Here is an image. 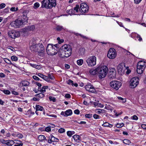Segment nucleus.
Here are the masks:
<instances>
[{
  "label": "nucleus",
  "instance_id": "nucleus-49",
  "mask_svg": "<svg viewBox=\"0 0 146 146\" xmlns=\"http://www.w3.org/2000/svg\"><path fill=\"white\" fill-rule=\"evenodd\" d=\"M85 116L86 118H90L92 116V114H87L85 115Z\"/></svg>",
  "mask_w": 146,
  "mask_h": 146
},
{
  "label": "nucleus",
  "instance_id": "nucleus-6",
  "mask_svg": "<svg viewBox=\"0 0 146 146\" xmlns=\"http://www.w3.org/2000/svg\"><path fill=\"white\" fill-rule=\"evenodd\" d=\"M96 58L94 56L89 57L86 60L88 66L90 67L94 66L96 64Z\"/></svg>",
  "mask_w": 146,
  "mask_h": 146
},
{
  "label": "nucleus",
  "instance_id": "nucleus-50",
  "mask_svg": "<svg viewBox=\"0 0 146 146\" xmlns=\"http://www.w3.org/2000/svg\"><path fill=\"white\" fill-rule=\"evenodd\" d=\"M48 77H49V78H50V79H51V80H54V76L52 74H49L48 75Z\"/></svg>",
  "mask_w": 146,
  "mask_h": 146
},
{
  "label": "nucleus",
  "instance_id": "nucleus-37",
  "mask_svg": "<svg viewBox=\"0 0 146 146\" xmlns=\"http://www.w3.org/2000/svg\"><path fill=\"white\" fill-rule=\"evenodd\" d=\"M4 61L7 63V64H12L13 65H14L15 66L14 64L13 63H12L11 61L9 60L7 58H5L4 59Z\"/></svg>",
  "mask_w": 146,
  "mask_h": 146
},
{
  "label": "nucleus",
  "instance_id": "nucleus-41",
  "mask_svg": "<svg viewBox=\"0 0 146 146\" xmlns=\"http://www.w3.org/2000/svg\"><path fill=\"white\" fill-rule=\"evenodd\" d=\"M49 99L50 101H52L53 102H55L56 101V98L54 97L50 96L49 97Z\"/></svg>",
  "mask_w": 146,
  "mask_h": 146
},
{
  "label": "nucleus",
  "instance_id": "nucleus-8",
  "mask_svg": "<svg viewBox=\"0 0 146 146\" xmlns=\"http://www.w3.org/2000/svg\"><path fill=\"white\" fill-rule=\"evenodd\" d=\"M89 7L86 3H82L81 4L79 11L83 14L87 13L89 11Z\"/></svg>",
  "mask_w": 146,
  "mask_h": 146
},
{
  "label": "nucleus",
  "instance_id": "nucleus-36",
  "mask_svg": "<svg viewBox=\"0 0 146 146\" xmlns=\"http://www.w3.org/2000/svg\"><path fill=\"white\" fill-rule=\"evenodd\" d=\"M123 142L124 144L126 145H129L131 143L130 141L127 139H125L123 140Z\"/></svg>",
  "mask_w": 146,
  "mask_h": 146
},
{
  "label": "nucleus",
  "instance_id": "nucleus-16",
  "mask_svg": "<svg viewBox=\"0 0 146 146\" xmlns=\"http://www.w3.org/2000/svg\"><path fill=\"white\" fill-rule=\"evenodd\" d=\"M59 139L54 137L52 135H51L49 137V139L48 140V142L49 143H51L52 142H58Z\"/></svg>",
  "mask_w": 146,
  "mask_h": 146
},
{
  "label": "nucleus",
  "instance_id": "nucleus-30",
  "mask_svg": "<svg viewBox=\"0 0 146 146\" xmlns=\"http://www.w3.org/2000/svg\"><path fill=\"white\" fill-rule=\"evenodd\" d=\"M67 12L69 14H70V15H75V11L72 9H71L70 10H68L67 11Z\"/></svg>",
  "mask_w": 146,
  "mask_h": 146
},
{
  "label": "nucleus",
  "instance_id": "nucleus-27",
  "mask_svg": "<svg viewBox=\"0 0 146 146\" xmlns=\"http://www.w3.org/2000/svg\"><path fill=\"white\" fill-rule=\"evenodd\" d=\"M102 125L104 127H113L112 125L111 124L107 122H106L105 123H103Z\"/></svg>",
  "mask_w": 146,
  "mask_h": 146
},
{
  "label": "nucleus",
  "instance_id": "nucleus-9",
  "mask_svg": "<svg viewBox=\"0 0 146 146\" xmlns=\"http://www.w3.org/2000/svg\"><path fill=\"white\" fill-rule=\"evenodd\" d=\"M111 86L116 90H118L121 85V83L116 80L112 81L110 83Z\"/></svg>",
  "mask_w": 146,
  "mask_h": 146
},
{
  "label": "nucleus",
  "instance_id": "nucleus-43",
  "mask_svg": "<svg viewBox=\"0 0 146 146\" xmlns=\"http://www.w3.org/2000/svg\"><path fill=\"white\" fill-rule=\"evenodd\" d=\"M18 10V7H12L10 9V10L12 11H15Z\"/></svg>",
  "mask_w": 146,
  "mask_h": 146
},
{
  "label": "nucleus",
  "instance_id": "nucleus-34",
  "mask_svg": "<svg viewBox=\"0 0 146 146\" xmlns=\"http://www.w3.org/2000/svg\"><path fill=\"white\" fill-rule=\"evenodd\" d=\"M80 7L79 5H76V7H74L73 9L74 11H76V12L77 13L78 11V9H80Z\"/></svg>",
  "mask_w": 146,
  "mask_h": 146
},
{
  "label": "nucleus",
  "instance_id": "nucleus-26",
  "mask_svg": "<svg viewBox=\"0 0 146 146\" xmlns=\"http://www.w3.org/2000/svg\"><path fill=\"white\" fill-rule=\"evenodd\" d=\"M36 111H42L43 109V108L38 105H36Z\"/></svg>",
  "mask_w": 146,
  "mask_h": 146
},
{
  "label": "nucleus",
  "instance_id": "nucleus-11",
  "mask_svg": "<svg viewBox=\"0 0 146 146\" xmlns=\"http://www.w3.org/2000/svg\"><path fill=\"white\" fill-rule=\"evenodd\" d=\"M139 79L137 77L132 78L130 80V86L131 88H134L137 85L139 82Z\"/></svg>",
  "mask_w": 146,
  "mask_h": 146
},
{
  "label": "nucleus",
  "instance_id": "nucleus-29",
  "mask_svg": "<svg viewBox=\"0 0 146 146\" xmlns=\"http://www.w3.org/2000/svg\"><path fill=\"white\" fill-rule=\"evenodd\" d=\"M22 83L23 86H27L30 84L29 82L27 81H23L22 82Z\"/></svg>",
  "mask_w": 146,
  "mask_h": 146
},
{
  "label": "nucleus",
  "instance_id": "nucleus-19",
  "mask_svg": "<svg viewBox=\"0 0 146 146\" xmlns=\"http://www.w3.org/2000/svg\"><path fill=\"white\" fill-rule=\"evenodd\" d=\"M98 67L95 69H91L89 71L90 73L92 75H95L98 73Z\"/></svg>",
  "mask_w": 146,
  "mask_h": 146
},
{
  "label": "nucleus",
  "instance_id": "nucleus-28",
  "mask_svg": "<svg viewBox=\"0 0 146 146\" xmlns=\"http://www.w3.org/2000/svg\"><path fill=\"white\" fill-rule=\"evenodd\" d=\"M48 87L47 86H43L42 89L40 90V92L42 93H44L46 91V89H48Z\"/></svg>",
  "mask_w": 146,
  "mask_h": 146
},
{
  "label": "nucleus",
  "instance_id": "nucleus-1",
  "mask_svg": "<svg viewBox=\"0 0 146 146\" xmlns=\"http://www.w3.org/2000/svg\"><path fill=\"white\" fill-rule=\"evenodd\" d=\"M72 48L69 44H64L60 48L59 55L60 58H64L69 57L72 53Z\"/></svg>",
  "mask_w": 146,
  "mask_h": 146
},
{
  "label": "nucleus",
  "instance_id": "nucleus-35",
  "mask_svg": "<svg viewBox=\"0 0 146 146\" xmlns=\"http://www.w3.org/2000/svg\"><path fill=\"white\" fill-rule=\"evenodd\" d=\"M97 111L96 112L97 113L99 114H100L101 113H102L105 112V110L104 109H99L96 110Z\"/></svg>",
  "mask_w": 146,
  "mask_h": 146
},
{
  "label": "nucleus",
  "instance_id": "nucleus-42",
  "mask_svg": "<svg viewBox=\"0 0 146 146\" xmlns=\"http://www.w3.org/2000/svg\"><path fill=\"white\" fill-rule=\"evenodd\" d=\"M117 98L119 100H122L123 103L125 102H126V99L123 98L121 97H118Z\"/></svg>",
  "mask_w": 146,
  "mask_h": 146
},
{
  "label": "nucleus",
  "instance_id": "nucleus-13",
  "mask_svg": "<svg viewBox=\"0 0 146 146\" xmlns=\"http://www.w3.org/2000/svg\"><path fill=\"white\" fill-rule=\"evenodd\" d=\"M8 33L9 36L13 38L18 37L20 35L19 32L14 31H10L8 32Z\"/></svg>",
  "mask_w": 146,
  "mask_h": 146
},
{
  "label": "nucleus",
  "instance_id": "nucleus-62",
  "mask_svg": "<svg viewBox=\"0 0 146 146\" xmlns=\"http://www.w3.org/2000/svg\"><path fill=\"white\" fill-rule=\"evenodd\" d=\"M53 46H54V47L57 50V49L59 48V44H56L54 45H53Z\"/></svg>",
  "mask_w": 146,
  "mask_h": 146
},
{
  "label": "nucleus",
  "instance_id": "nucleus-44",
  "mask_svg": "<svg viewBox=\"0 0 146 146\" xmlns=\"http://www.w3.org/2000/svg\"><path fill=\"white\" fill-rule=\"evenodd\" d=\"M58 132L60 133H62L65 131V130L63 128H61L58 130Z\"/></svg>",
  "mask_w": 146,
  "mask_h": 146
},
{
  "label": "nucleus",
  "instance_id": "nucleus-56",
  "mask_svg": "<svg viewBox=\"0 0 146 146\" xmlns=\"http://www.w3.org/2000/svg\"><path fill=\"white\" fill-rule=\"evenodd\" d=\"M51 129L49 126L46 127L45 129V131L47 132H49L50 131Z\"/></svg>",
  "mask_w": 146,
  "mask_h": 146
},
{
  "label": "nucleus",
  "instance_id": "nucleus-60",
  "mask_svg": "<svg viewBox=\"0 0 146 146\" xmlns=\"http://www.w3.org/2000/svg\"><path fill=\"white\" fill-rule=\"evenodd\" d=\"M93 117L94 119H96L100 118V116L96 114L94 115Z\"/></svg>",
  "mask_w": 146,
  "mask_h": 146
},
{
  "label": "nucleus",
  "instance_id": "nucleus-47",
  "mask_svg": "<svg viewBox=\"0 0 146 146\" xmlns=\"http://www.w3.org/2000/svg\"><path fill=\"white\" fill-rule=\"evenodd\" d=\"M39 4L38 2H36L34 4V6L35 9L38 8L39 7Z\"/></svg>",
  "mask_w": 146,
  "mask_h": 146
},
{
  "label": "nucleus",
  "instance_id": "nucleus-12",
  "mask_svg": "<svg viewBox=\"0 0 146 146\" xmlns=\"http://www.w3.org/2000/svg\"><path fill=\"white\" fill-rule=\"evenodd\" d=\"M108 57L110 59L114 58L116 56V53L115 49L113 48H110L108 52Z\"/></svg>",
  "mask_w": 146,
  "mask_h": 146
},
{
  "label": "nucleus",
  "instance_id": "nucleus-15",
  "mask_svg": "<svg viewBox=\"0 0 146 146\" xmlns=\"http://www.w3.org/2000/svg\"><path fill=\"white\" fill-rule=\"evenodd\" d=\"M85 88L87 91L92 93H94L96 91L93 86L91 85L88 84L86 85Z\"/></svg>",
  "mask_w": 146,
  "mask_h": 146
},
{
  "label": "nucleus",
  "instance_id": "nucleus-17",
  "mask_svg": "<svg viewBox=\"0 0 146 146\" xmlns=\"http://www.w3.org/2000/svg\"><path fill=\"white\" fill-rule=\"evenodd\" d=\"M35 26L32 25L25 27L24 29V31L25 32L33 31L35 29Z\"/></svg>",
  "mask_w": 146,
  "mask_h": 146
},
{
  "label": "nucleus",
  "instance_id": "nucleus-38",
  "mask_svg": "<svg viewBox=\"0 0 146 146\" xmlns=\"http://www.w3.org/2000/svg\"><path fill=\"white\" fill-rule=\"evenodd\" d=\"M63 29V28L62 26L58 25L56 27V30L58 31H61Z\"/></svg>",
  "mask_w": 146,
  "mask_h": 146
},
{
  "label": "nucleus",
  "instance_id": "nucleus-54",
  "mask_svg": "<svg viewBox=\"0 0 146 146\" xmlns=\"http://www.w3.org/2000/svg\"><path fill=\"white\" fill-rule=\"evenodd\" d=\"M111 15H112V16H111L113 17H120V14H119V15L118 14V15H114V13H112V14H111Z\"/></svg>",
  "mask_w": 146,
  "mask_h": 146
},
{
  "label": "nucleus",
  "instance_id": "nucleus-3",
  "mask_svg": "<svg viewBox=\"0 0 146 146\" xmlns=\"http://www.w3.org/2000/svg\"><path fill=\"white\" fill-rule=\"evenodd\" d=\"M42 7L51 9L56 5V0H43L41 2Z\"/></svg>",
  "mask_w": 146,
  "mask_h": 146
},
{
  "label": "nucleus",
  "instance_id": "nucleus-33",
  "mask_svg": "<svg viewBox=\"0 0 146 146\" xmlns=\"http://www.w3.org/2000/svg\"><path fill=\"white\" fill-rule=\"evenodd\" d=\"M36 96L39 98H42L44 96V94L42 93L37 94Z\"/></svg>",
  "mask_w": 146,
  "mask_h": 146
},
{
  "label": "nucleus",
  "instance_id": "nucleus-24",
  "mask_svg": "<svg viewBox=\"0 0 146 146\" xmlns=\"http://www.w3.org/2000/svg\"><path fill=\"white\" fill-rule=\"evenodd\" d=\"M72 113V110H68L65 111V115L66 116L71 115Z\"/></svg>",
  "mask_w": 146,
  "mask_h": 146
},
{
  "label": "nucleus",
  "instance_id": "nucleus-55",
  "mask_svg": "<svg viewBox=\"0 0 146 146\" xmlns=\"http://www.w3.org/2000/svg\"><path fill=\"white\" fill-rule=\"evenodd\" d=\"M111 15H112V16H111L113 17H120V14H119V15L118 14V15H114V13H112V14H111Z\"/></svg>",
  "mask_w": 146,
  "mask_h": 146
},
{
  "label": "nucleus",
  "instance_id": "nucleus-5",
  "mask_svg": "<svg viewBox=\"0 0 146 146\" xmlns=\"http://www.w3.org/2000/svg\"><path fill=\"white\" fill-rule=\"evenodd\" d=\"M52 44H48L46 49L47 54L53 56L56 55L57 53V50L55 49Z\"/></svg>",
  "mask_w": 146,
  "mask_h": 146
},
{
  "label": "nucleus",
  "instance_id": "nucleus-58",
  "mask_svg": "<svg viewBox=\"0 0 146 146\" xmlns=\"http://www.w3.org/2000/svg\"><path fill=\"white\" fill-rule=\"evenodd\" d=\"M12 94L15 95H18L19 94L18 92H17L15 91H13L11 92Z\"/></svg>",
  "mask_w": 146,
  "mask_h": 146
},
{
  "label": "nucleus",
  "instance_id": "nucleus-4",
  "mask_svg": "<svg viewBox=\"0 0 146 146\" xmlns=\"http://www.w3.org/2000/svg\"><path fill=\"white\" fill-rule=\"evenodd\" d=\"M108 68L106 66H103L98 67V75L100 78L102 79L105 77L108 72Z\"/></svg>",
  "mask_w": 146,
  "mask_h": 146
},
{
  "label": "nucleus",
  "instance_id": "nucleus-40",
  "mask_svg": "<svg viewBox=\"0 0 146 146\" xmlns=\"http://www.w3.org/2000/svg\"><path fill=\"white\" fill-rule=\"evenodd\" d=\"M3 92L6 94H10L11 93L10 91L8 90H3Z\"/></svg>",
  "mask_w": 146,
  "mask_h": 146
},
{
  "label": "nucleus",
  "instance_id": "nucleus-2",
  "mask_svg": "<svg viewBox=\"0 0 146 146\" xmlns=\"http://www.w3.org/2000/svg\"><path fill=\"white\" fill-rule=\"evenodd\" d=\"M31 50L33 52H38L39 53H43L44 52V48L42 43L38 44H33L30 47Z\"/></svg>",
  "mask_w": 146,
  "mask_h": 146
},
{
  "label": "nucleus",
  "instance_id": "nucleus-23",
  "mask_svg": "<svg viewBox=\"0 0 146 146\" xmlns=\"http://www.w3.org/2000/svg\"><path fill=\"white\" fill-rule=\"evenodd\" d=\"M73 138L76 142H78L80 140L81 137L78 135H75L72 136Z\"/></svg>",
  "mask_w": 146,
  "mask_h": 146
},
{
  "label": "nucleus",
  "instance_id": "nucleus-31",
  "mask_svg": "<svg viewBox=\"0 0 146 146\" xmlns=\"http://www.w3.org/2000/svg\"><path fill=\"white\" fill-rule=\"evenodd\" d=\"M83 63V60L82 59H80L77 60V64L79 66H81Z\"/></svg>",
  "mask_w": 146,
  "mask_h": 146
},
{
  "label": "nucleus",
  "instance_id": "nucleus-32",
  "mask_svg": "<svg viewBox=\"0 0 146 146\" xmlns=\"http://www.w3.org/2000/svg\"><path fill=\"white\" fill-rule=\"evenodd\" d=\"M74 133L75 132L74 131H68L67 132V135L69 137H71Z\"/></svg>",
  "mask_w": 146,
  "mask_h": 146
},
{
  "label": "nucleus",
  "instance_id": "nucleus-52",
  "mask_svg": "<svg viewBox=\"0 0 146 146\" xmlns=\"http://www.w3.org/2000/svg\"><path fill=\"white\" fill-rule=\"evenodd\" d=\"M124 125V124L123 123H122L121 124H117L116 125V127L118 128L121 127H122Z\"/></svg>",
  "mask_w": 146,
  "mask_h": 146
},
{
  "label": "nucleus",
  "instance_id": "nucleus-18",
  "mask_svg": "<svg viewBox=\"0 0 146 146\" xmlns=\"http://www.w3.org/2000/svg\"><path fill=\"white\" fill-rule=\"evenodd\" d=\"M137 66L145 68L146 67V62L144 61H140L138 62Z\"/></svg>",
  "mask_w": 146,
  "mask_h": 146
},
{
  "label": "nucleus",
  "instance_id": "nucleus-46",
  "mask_svg": "<svg viewBox=\"0 0 146 146\" xmlns=\"http://www.w3.org/2000/svg\"><path fill=\"white\" fill-rule=\"evenodd\" d=\"M131 119L134 120H137L138 119V117L136 115H134L131 117Z\"/></svg>",
  "mask_w": 146,
  "mask_h": 146
},
{
  "label": "nucleus",
  "instance_id": "nucleus-20",
  "mask_svg": "<svg viewBox=\"0 0 146 146\" xmlns=\"http://www.w3.org/2000/svg\"><path fill=\"white\" fill-rule=\"evenodd\" d=\"M145 69V68H143L141 67L137 66V72L139 74H142Z\"/></svg>",
  "mask_w": 146,
  "mask_h": 146
},
{
  "label": "nucleus",
  "instance_id": "nucleus-61",
  "mask_svg": "<svg viewBox=\"0 0 146 146\" xmlns=\"http://www.w3.org/2000/svg\"><path fill=\"white\" fill-rule=\"evenodd\" d=\"M38 75L39 76V77H40L42 78L43 79L44 78V77L45 76L43 75L41 73H38Z\"/></svg>",
  "mask_w": 146,
  "mask_h": 146
},
{
  "label": "nucleus",
  "instance_id": "nucleus-21",
  "mask_svg": "<svg viewBox=\"0 0 146 146\" xmlns=\"http://www.w3.org/2000/svg\"><path fill=\"white\" fill-rule=\"evenodd\" d=\"M28 11L27 10L24 11L23 12V15H22L23 18L24 19L23 21L25 22L27 21L28 20V18L27 16V15L28 12Z\"/></svg>",
  "mask_w": 146,
  "mask_h": 146
},
{
  "label": "nucleus",
  "instance_id": "nucleus-63",
  "mask_svg": "<svg viewBox=\"0 0 146 146\" xmlns=\"http://www.w3.org/2000/svg\"><path fill=\"white\" fill-rule=\"evenodd\" d=\"M65 97L66 98H71V96L69 94H65Z\"/></svg>",
  "mask_w": 146,
  "mask_h": 146
},
{
  "label": "nucleus",
  "instance_id": "nucleus-45",
  "mask_svg": "<svg viewBox=\"0 0 146 146\" xmlns=\"http://www.w3.org/2000/svg\"><path fill=\"white\" fill-rule=\"evenodd\" d=\"M75 35L77 36H78L79 35L81 37L83 38H86V39H87L88 38L87 37H86V36H83L81 34H78V33H76L75 34Z\"/></svg>",
  "mask_w": 146,
  "mask_h": 146
},
{
  "label": "nucleus",
  "instance_id": "nucleus-14",
  "mask_svg": "<svg viewBox=\"0 0 146 146\" xmlns=\"http://www.w3.org/2000/svg\"><path fill=\"white\" fill-rule=\"evenodd\" d=\"M116 71L114 68H111L108 74V77L110 79H113L116 77Z\"/></svg>",
  "mask_w": 146,
  "mask_h": 146
},
{
  "label": "nucleus",
  "instance_id": "nucleus-22",
  "mask_svg": "<svg viewBox=\"0 0 146 146\" xmlns=\"http://www.w3.org/2000/svg\"><path fill=\"white\" fill-rule=\"evenodd\" d=\"M14 143V141L12 140H6V144L8 146H11Z\"/></svg>",
  "mask_w": 146,
  "mask_h": 146
},
{
  "label": "nucleus",
  "instance_id": "nucleus-25",
  "mask_svg": "<svg viewBox=\"0 0 146 146\" xmlns=\"http://www.w3.org/2000/svg\"><path fill=\"white\" fill-rule=\"evenodd\" d=\"M38 139L40 141H42L44 140H47L45 136L42 135H39L38 137Z\"/></svg>",
  "mask_w": 146,
  "mask_h": 146
},
{
  "label": "nucleus",
  "instance_id": "nucleus-59",
  "mask_svg": "<svg viewBox=\"0 0 146 146\" xmlns=\"http://www.w3.org/2000/svg\"><path fill=\"white\" fill-rule=\"evenodd\" d=\"M33 78L34 80H40V79L38 77L35 75L33 76Z\"/></svg>",
  "mask_w": 146,
  "mask_h": 146
},
{
  "label": "nucleus",
  "instance_id": "nucleus-53",
  "mask_svg": "<svg viewBox=\"0 0 146 146\" xmlns=\"http://www.w3.org/2000/svg\"><path fill=\"white\" fill-rule=\"evenodd\" d=\"M6 6L5 3H2L0 5V9L4 8Z\"/></svg>",
  "mask_w": 146,
  "mask_h": 146
},
{
  "label": "nucleus",
  "instance_id": "nucleus-57",
  "mask_svg": "<svg viewBox=\"0 0 146 146\" xmlns=\"http://www.w3.org/2000/svg\"><path fill=\"white\" fill-rule=\"evenodd\" d=\"M137 38H138V40L139 41H141L142 40V38L141 37L140 35H139L137 34V35L136 36Z\"/></svg>",
  "mask_w": 146,
  "mask_h": 146
},
{
  "label": "nucleus",
  "instance_id": "nucleus-39",
  "mask_svg": "<svg viewBox=\"0 0 146 146\" xmlns=\"http://www.w3.org/2000/svg\"><path fill=\"white\" fill-rule=\"evenodd\" d=\"M11 59L13 61H17L18 60V58L15 56H13L11 57Z\"/></svg>",
  "mask_w": 146,
  "mask_h": 146
},
{
  "label": "nucleus",
  "instance_id": "nucleus-48",
  "mask_svg": "<svg viewBox=\"0 0 146 146\" xmlns=\"http://www.w3.org/2000/svg\"><path fill=\"white\" fill-rule=\"evenodd\" d=\"M57 40L58 41V43L60 44H61L64 42V40L63 39H60V38L59 37H58L57 38Z\"/></svg>",
  "mask_w": 146,
  "mask_h": 146
},
{
  "label": "nucleus",
  "instance_id": "nucleus-10",
  "mask_svg": "<svg viewBox=\"0 0 146 146\" xmlns=\"http://www.w3.org/2000/svg\"><path fill=\"white\" fill-rule=\"evenodd\" d=\"M117 70L118 72L121 75H122L125 72L126 67L125 63H121L118 65Z\"/></svg>",
  "mask_w": 146,
  "mask_h": 146
},
{
  "label": "nucleus",
  "instance_id": "nucleus-7",
  "mask_svg": "<svg viewBox=\"0 0 146 146\" xmlns=\"http://www.w3.org/2000/svg\"><path fill=\"white\" fill-rule=\"evenodd\" d=\"M24 22L22 19H17L11 23V25L14 27L19 28L23 25Z\"/></svg>",
  "mask_w": 146,
  "mask_h": 146
},
{
  "label": "nucleus",
  "instance_id": "nucleus-51",
  "mask_svg": "<svg viewBox=\"0 0 146 146\" xmlns=\"http://www.w3.org/2000/svg\"><path fill=\"white\" fill-rule=\"evenodd\" d=\"M16 136L20 138H21L23 137V135L21 134L17 133L16 135Z\"/></svg>",
  "mask_w": 146,
  "mask_h": 146
},
{
  "label": "nucleus",
  "instance_id": "nucleus-64",
  "mask_svg": "<svg viewBox=\"0 0 146 146\" xmlns=\"http://www.w3.org/2000/svg\"><path fill=\"white\" fill-rule=\"evenodd\" d=\"M74 113L77 114H78L80 113V111L78 110H76L74 111Z\"/></svg>",
  "mask_w": 146,
  "mask_h": 146
}]
</instances>
